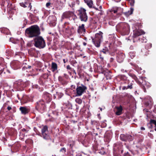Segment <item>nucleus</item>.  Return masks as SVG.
Returning a JSON list of instances; mask_svg holds the SVG:
<instances>
[{
    "label": "nucleus",
    "mask_w": 156,
    "mask_h": 156,
    "mask_svg": "<svg viewBox=\"0 0 156 156\" xmlns=\"http://www.w3.org/2000/svg\"><path fill=\"white\" fill-rule=\"evenodd\" d=\"M86 11L85 9L82 8H81L77 11L78 13L77 15L81 21L86 22L88 20V16Z\"/></svg>",
    "instance_id": "8"
},
{
    "label": "nucleus",
    "mask_w": 156,
    "mask_h": 156,
    "mask_svg": "<svg viewBox=\"0 0 156 156\" xmlns=\"http://www.w3.org/2000/svg\"><path fill=\"white\" fill-rule=\"evenodd\" d=\"M93 149L95 150V151H97L98 150V146L97 144L94 145H93Z\"/></svg>",
    "instance_id": "50"
},
{
    "label": "nucleus",
    "mask_w": 156,
    "mask_h": 156,
    "mask_svg": "<svg viewBox=\"0 0 156 156\" xmlns=\"http://www.w3.org/2000/svg\"><path fill=\"white\" fill-rule=\"evenodd\" d=\"M80 1L78 0H76L75 1H74L73 2H72L71 5H70V7H72V8L74 7L75 6V5H78L80 4Z\"/></svg>",
    "instance_id": "34"
},
{
    "label": "nucleus",
    "mask_w": 156,
    "mask_h": 156,
    "mask_svg": "<svg viewBox=\"0 0 156 156\" xmlns=\"http://www.w3.org/2000/svg\"><path fill=\"white\" fill-rule=\"evenodd\" d=\"M134 0H129V4L131 6L134 5Z\"/></svg>",
    "instance_id": "49"
},
{
    "label": "nucleus",
    "mask_w": 156,
    "mask_h": 156,
    "mask_svg": "<svg viewBox=\"0 0 156 156\" xmlns=\"http://www.w3.org/2000/svg\"><path fill=\"white\" fill-rule=\"evenodd\" d=\"M29 17L31 21L33 22L37 21L38 20V17L34 15L33 14L30 13H29Z\"/></svg>",
    "instance_id": "24"
},
{
    "label": "nucleus",
    "mask_w": 156,
    "mask_h": 156,
    "mask_svg": "<svg viewBox=\"0 0 156 156\" xmlns=\"http://www.w3.org/2000/svg\"><path fill=\"white\" fill-rule=\"evenodd\" d=\"M43 99L42 100L47 103L50 102L52 100L51 95L46 92L43 93L42 95Z\"/></svg>",
    "instance_id": "13"
},
{
    "label": "nucleus",
    "mask_w": 156,
    "mask_h": 156,
    "mask_svg": "<svg viewBox=\"0 0 156 156\" xmlns=\"http://www.w3.org/2000/svg\"><path fill=\"white\" fill-rule=\"evenodd\" d=\"M58 66L56 63L55 62H52L51 64V70L53 72L58 71Z\"/></svg>",
    "instance_id": "27"
},
{
    "label": "nucleus",
    "mask_w": 156,
    "mask_h": 156,
    "mask_svg": "<svg viewBox=\"0 0 156 156\" xmlns=\"http://www.w3.org/2000/svg\"><path fill=\"white\" fill-rule=\"evenodd\" d=\"M149 124H154L155 126L154 130L156 131V120L154 119H151L149 122Z\"/></svg>",
    "instance_id": "41"
},
{
    "label": "nucleus",
    "mask_w": 156,
    "mask_h": 156,
    "mask_svg": "<svg viewBox=\"0 0 156 156\" xmlns=\"http://www.w3.org/2000/svg\"><path fill=\"white\" fill-rule=\"evenodd\" d=\"M45 80H44V79L41 77L39 79L38 82L41 85H44L45 83Z\"/></svg>",
    "instance_id": "37"
},
{
    "label": "nucleus",
    "mask_w": 156,
    "mask_h": 156,
    "mask_svg": "<svg viewBox=\"0 0 156 156\" xmlns=\"http://www.w3.org/2000/svg\"><path fill=\"white\" fill-rule=\"evenodd\" d=\"M145 78L143 77V76H140L139 77V81L141 82V83H142V81H145Z\"/></svg>",
    "instance_id": "52"
},
{
    "label": "nucleus",
    "mask_w": 156,
    "mask_h": 156,
    "mask_svg": "<svg viewBox=\"0 0 156 156\" xmlns=\"http://www.w3.org/2000/svg\"><path fill=\"white\" fill-rule=\"evenodd\" d=\"M26 86V84L21 80L16 81L14 84V87L18 90H22Z\"/></svg>",
    "instance_id": "10"
},
{
    "label": "nucleus",
    "mask_w": 156,
    "mask_h": 156,
    "mask_svg": "<svg viewBox=\"0 0 156 156\" xmlns=\"http://www.w3.org/2000/svg\"><path fill=\"white\" fill-rule=\"evenodd\" d=\"M25 143L27 144L32 145L33 143V141L32 139H28L25 141Z\"/></svg>",
    "instance_id": "43"
},
{
    "label": "nucleus",
    "mask_w": 156,
    "mask_h": 156,
    "mask_svg": "<svg viewBox=\"0 0 156 156\" xmlns=\"http://www.w3.org/2000/svg\"><path fill=\"white\" fill-rule=\"evenodd\" d=\"M133 54L132 52H131L129 53V55L130 56V57H131V58H133V57L135 56L134 55H133V57L132 56V55Z\"/></svg>",
    "instance_id": "59"
},
{
    "label": "nucleus",
    "mask_w": 156,
    "mask_h": 156,
    "mask_svg": "<svg viewBox=\"0 0 156 156\" xmlns=\"http://www.w3.org/2000/svg\"><path fill=\"white\" fill-rule=\"evenodd\" d=\"M120 140L123 141H132L133 139V136L128 134H121L120 136Z\"/></svg>",
    "instance_id": "12"
},
{
    "label": "nucleus",
    "mask_w": 156,
    "mask_h": 156,
    "mask_svg": "<svg viewBox=\"0 0 156 156\" xmlns=\"http://www.w3.org/2000/svg\"><path fill=\"white\" fill-rule=\"evenodd\" d=\"M114 156H121V155L119 154L115 153L114 154Z\"/></svg>",
    "instance_id": "64"
},
{
    "label": "nucleus",
    "mask_w": 156,
    "mask_h": 156,
    "mask_svg": "<svg viewBox=\"0 0 156 156\" xmlns=\"http://www.w3.org/2000/svg\"><path fill=\"white\" fill-rule=\"evenodd\" d=\"M91 124L93 126H97L99 125V122L96 120L91 121Z\"/></svg>",
    "instance_id": "40"
},
{
    "label": "nucleus",
    "mask_w": 156,
    "mask_h": 156,
    "mask_svg": "<svg viewBox=\"0 0 156 156\" xmlns=\"http://www.w3.org/2000/svg\"><path fill=\"white\" fill-rule=\"evenodd\" d=\"M21 147V145L19 142H16L13 144L11 147L12 151L14 152L19 151Z\"/></svg>",
    "instance_id": "17"
},
{
    "label": "nucleus",
    "mask_w": 156,
    "mask_h": 156,
    "mask_svg": "<svg viewBox=\"0 0 156 156\" xmlns=\"http://www.w3.org/2000/svg\"><path fill=\"white\" fill-rule=\"evenodd\" d=\"M25 34L29 37L32 38L38 36L41 34L40 29L37 25H34L27 28Z\"/></svg>",
    "instance_id": "1"
},
{
    "label": "nucleus",
    "mask_w": 156,
    "mask_h": 156,
    "mask_svg": "<svg viewBox=\"0 0 156 156\" xmlns=\"http://www.w3.org/2000/svg\"><path fill=\"white\" fill-rule=\"evenodd\" d=\"M145 34L144 32L142 30H136L133 31V37L135 38L137 37Z\"/></svg>",
    "instance_id": "21"
},
{
    "label": "nucleus",
    "mask_w": 156,
    "mask_h": 156,
    "mask_svg": "<svg viewBox=\"0 0 156 156\" xmlns=\"http://www.w3.org/2000/svg\"><path fill=\"white\" fill-rule=\"evenodd\" d=\"M126 82L127 83V86H123L122 87V90L128 89H131L133 88V83L128 80H126Z\"/></svg>",
    "instance_id": "22"
},
{
    "label": "nucleus",
    "mask_w": 156,
    "mask_h": 156,
    "mask_svg": "<svg viewBox=\"0 0 156 156\" xmlns=\"http://www.w3.org/2000/svg\"><path fill=\"white\" fill-rule=\"evenodd\" d=\"M103 73L104 74V75L105 76L106 79L107 80H110L111 79V72L109 70H107L106 71L103 72Z\"/></svg>",
    "instance_id": "26"
},
{
    "label": "nucleus",
    "mask_w": 156,
    "mask_h": 156,
    "mask_svg": "<svg viewBox=\"0 0 156 156\" xmlns=\"http://www.w3.org/2000/svg\"><path fill=\"white\" fill-rule=\"evenodd\" d=\"M77 63L76 61L75 60H73L71 62V64L73 66H74V65Z\"/></svg>",
    "instance_id": "53"
},
{
    "label": "nucleus",
    "mask_w": 156,
    "mask_h": 156,
    "mask_svg": "<svg viewBox=\"0 0 156 156\" xmlns=\"http://www.w3.org/2000/svg\"><path fill=\"white\" fill-rule=\"evenodd\" d=\"M135 148V150H129V151H130L132 153H134V154H138L139 153V151H138V147H137L136 146Z\"/></svg>",
    "instance_id": "42"
},
{
    "label": "nucleus",
    "mask_w": 156,
    "mask_h": 156,
    "mask_svg": "<svg viewBox=\"0 0 156 156\" xmlns=\"http://www.w3.org/2000/svg\"><path fill=\"white\" fill-rule=\"evenodd\" d=\"M19 109L22 114H23L25 115L28 113L29 112L28 109L25 107H20Z\"/></svg>",
    "instance_id": "29"
},
{
    "label": "nucleus",
    "mask_w": 156,
    "mask_h": 156,
    "mask_svg": "<svg viewBox=\"0 0 156 156\" xmlns=\"http://www.w3.org/2000/svg\"><path fill=\"white\" fill-rule=\"evenodd\" d=\"M58 80L60 83L63 86H65L68 83L67 81L61 76L58 77Z\"/></svg>",
    "instance_id": "23"
},
{
    "label": "nucleus",
    "mask_w": 156,
    "mask_h": 156,
    "mask_svg": "<svg viewBox=\"0 0 156 156\" xmlns=\"http://www.w3.org/2000/svg\"><path fill=\"white\" fill-rule=\"evenodd\" d=\"M36 110L41 113L45 112L47 109L45 102L43 100H40L36 102L34 104Z\"/></svg>",
    "instance_id": "4"
},
{
    "label": "nucleus",
    "mask_w": 156,
    "mask_h": 156,
    "mask_svg": "<svg viewBox=\"0 0 156 156\" xmlns=\"http://www.w3.org/2000/svg\"><path fill=\"white\" fill-rule=\"evenodd\" d=\"M0 31L2 33L6 34L8 32L9 30L7 28L3 27L0 29Z\"/></svg>",
    "instance_id": "35"
},
{
    "label": "nucleus",
    "mask_w": 156,
    "mask_h": 156,
    "mask_svg": "<svg viewBox=\"0 0 156 156\" xmlns=\"http://www.w3.org/2000/svg\"><path fill=\"white\" fill-rule=\"evenodd\" d=\"M41 137L45 140H49L50 139L48 133V126L45 125L44 126L41 130Z\"/></svg>",
    "instance_id": "11"
},
{
    "label": "nucleus",
    "mask_w": 156,
    "mask_h": 156,
    "mask_svg": "<svg viewBox=\"0 0 156 156\" xmlns=\"http://www.w3.org/2000/svg\"><path fill=\"white\" fill-rule=\"evenodd\" d=\"M63 31L68 35L71 36L75 32V29L74 27L71 26L69 22H66L62 25Z\"/></svg>",
    "instance_id": "3"
},
{
    "label": "nucleus",
    "mask_w": 156,
    "mask_h": 156,
    "mask_svg": "<svg viewBox=\"0 0 156 156\" xmlns=\"http://www.w3.org/2000/svg\"><path fill=\"white\" fill-rule=\"evenodd\" d=\"M90 21L92 24H96L97 23V22L95 21V19H93L92 18H90Z\"/></svg>",
    "instance_id": "48"
},
{
    "label": "nucleus",
    "mask_w": 156,
    "mask_h": 156,
    "mask_svg": "<svg viewBox=\"0 0 156 156\" xmlns=\"http://www.w3.org/2000/svg\"><path fill=\"white\" fill-rule=\"evenodd\" d=\"M116 111L115 112V114L117 115H119L122 114L123 108L122 106L120 105L119 107H115Z\"/></svg>",
    "instance_id": "25"
},
{
    "label": "nucleus",
    "mask_w": 156,
    "mask_h": 156,
    "mask_svg": "<svg viewBox=\"0 0 156 156\" xmlns=\"http://www.w3.org/2000/svg\"><path fill=\"white\" fill-rule=\"evenodd\" d=\"M63 95V94L61 92H57L55 96H54V97L55 98L56 97L58 99H59L61 98Z\"/></svg>",
    "instance_id": "33"
},
{
    "label": "nucleus",
    "mask_w": 156,
    "mask_h": 156,
    "mask_svg": "<svg viewBox=\"0 0 156 156\" xmlns=\"http://www.w3.org/2000/svg\"><path fill=\"white\" fill-rule=\"evenodd\" d=\"M114 58L112 57L109 60V62L110 63H112L114 60Z\"/></svg>",
    "instance_id": "61"
},
{
    "label": "nucleus",
    "mask_w": 156,
    "mask_h": 156,
    "mask_svg": "<svg viewBox=\"0 0 156 156\" xmlns=\"http://www.w3.org/2000/svg\"><path fill=\"white\" fill-rule=\"evenodd\" d=\"M116 30L124 35L129 34L130 31L129 26L128 23H122L118 24L116 27Z\"/></svg>",
    "instance_id": "2"
},
{
    "label": "nucleus",
    "mask_w": 156,
    "mask_h": 156,
    "mask_svg": "<svg viewBox=\"0 0 156 156\" xmlns=\"http://www.w3.org/2000/svg\"><path fill=\"white\" fill-rule=\"evenodd\" d=\"M117 12V10H113L111 9L110 10L109 12L108 13V15L110 16L111 17H110V19H115V16H114L113 13H116Z\"/></svg>",
    "instance_id": "28"
},
{
    "label": "nucleus",
    "mask_w": 156,
    "mask_h": 156,
    "mask_svg": "<svg viewBox=\"0 0 156 156\" xmlns=\"http://www.w3.org/2000/svg\"><path fill=\"white\" fill-rule=\"evenodd\" d=\"M66 68L67 69H69L71 71H72L73 69H72L70 66L69 65H68L66 66Z\"/></svg>",
    "instance_id": "55"
},
{
    "label": "nucleus",
    "mask_w": 156,
    "mask_h": 156,
    "mask_svg": "<svg viewBox=\"0 0 156 156\" xmlns=\"http://www.w3.org/2000/svg\"><path fill=\"white\" fill-rule=\"evenodd\" d=\"M68 145H69L70 148L72 149L73 147L75 145V143L73 141L70 140L69 142Z\"/></svg>",
    "instance_id": "38"
},
{
    "label": "nucleus",
    "mask_w": 156,
    "mask_h": 156,
    "mask_svg": "<svg viewBox=\"0 0 156 156\" xmlns=\"http://www.w3.org/2000/svg\"><path fill=\"white\" fill-rule=\"evenodd\" d=\"M4 68L2 66H0V75L3 72Z\"/></svg>",
    "instance_id": "54"
},
{
    "label": "nucleus",
    "mask_w": 156,
    "mask_h": 156,
    "mask_svg": "<svg viewBox=\"0 0 156 156\" xmlns=\"http://www.w3.org/2000/svg\"><path fill=\"white\" fill-rule=\"evenodd\" d=\"M32 87L33 88H38L39 86L37 84H34L32 85Z\"/></svg>",
    "instance_id": "56"
},
{
    "label": "nucleus",
    "mask_w": 156,
    "mask_h": 156,
    "mask_svg": "<svg viewBox=\"0 0 156 156\" xmlns=\"http://www.w3.org/2000/svg\"><path fill=\"white\" fill-rule=\"evenodd\" d=\"M51 4V3L50 2H48L46 4V6L47 7H48Z\"/></svg>",
    "instance_id": "62"
},
{
    "label": "nucleus",
    "mask_w": 156,
    "mask_h": 156,
    "mask_svg": "<svg viewBox=\"0 0 156 156\" xmlns=\"http://www.w3.org/2000/svg\"><path fill=\"white\" fill-rule=\"evenodd\" d=\"M131 77L136 81V82L138 83L139 84L140 83H141V82L139 81L137 77L135 75L131 74Z\"/></svg>",
    "instance_id": "39"
},
{
    "label": "nucleus",
    "mask_w": 156,
    "mask_h": 156,
    "mask_svg": "<svg viewBox=\"0 0 156 156\" xmlns=\"http://www.w3.org/2000/svg\"><path fill=\"white\" fill-rule=\"evenodd\" d=\"M87 89V87L83 84L80 86L77 85L76 88V96H80L85 93Z\"/></svg>",
    "instance_id": "9"
},
{
    "label": "nucleus",
    "mask_w": 156,
    "mask_h": 156,
    "mask_svg": "<svg viewBox=\"0 0 156 156\" xmlns=\"http://www.w3.org/2000/svg\"><path fill=\"white\" fill-rule=\"evenodd\" d=\"M35 52V50H31L30 51V52L31 53V54H32V55H34V52Z\"/></svg>",
    "instance_id": "60"
},
{
    "label": "nucleus",
    "mask_w": 156,
    "mask_h": 156,
    "mask_svg": "<svg viewBox=\"0 0 156 156\" xmlns=\"http://www.w3.org/2000/svg\"><path fill=\"white\" fill-rule=\"evenodd\" d=\"M71 87L72 88V89H74L76 88V86L75 85H72L71 86Z\"/></svg>",
    "instance_id": "63"
},
{
    "label": "nucleus",
    "mask_w": 156,
    "mask_h": 156,
    "mask_svg": "<svg viewBox=\"0 0 156 156\" xmlns=\"http://www.w3.org/2000/svg\"><path fill=\"white\" fill-rule=\"evenodd\" d=\"M0 2L2 3L1 4L2 6L4 5V3L5 2L4 0H0Z\"/></svg>",
    "instance_id": "58"
},
{
    "label": "nucleus",
    "mask_w": 156,
    "mask_h": 156,
    "mask_svg": "<svg viewBox=\"0 0 156 156\" xmlns=\"http://www.w3.org/2000/svg\"><path fill=\"white\" fill-rule=\"evenodd\" d=\"M116 147L118 149L119 152L122 154L123 152V146L122 144H119L116 145Z\"/></svg>",
    "instance_id": "30"
},
{
    "label": "nucleus",
    "mask_w": 156,
    "mask_h": 156,
    "mask_svg": "<svg viewBox=\"0 0 156 156\" xmlns=\"http://www.w3.org/2000/svg\"><path fill=\"white\" fill-rule=\"evenodd\" d=\"M139 84L140 85L141 87L145 92H146V89H148L150 87V84L149 83L146 81H143L142 83H140Z\"/></svg>",
    "instance_id": "15"
},
{
    "label": "nucleus",
    "mask_w": 156,
    "mask_h": 156,
    "mask_svg": "<svg viewBox=\"0 0 156 156\" xmlns=\"http://www.w3.org/2000/svg\"><path fill=\"white\" fill-rule=\"evenodd\" d=\"M125 54L122 52H119L117 57V61L119 63H121L123 61L125 58Z\"/></svg>",
    "instance_id": "20"
},
{
    "label": "nucleus",
    "mask_w": 156,
    "mask_h": 156,
    "mask_svg": "<svg viewBox=\"0 0 156 156\" xmlns=\"http://www.w3.org/2000/svg\"><path fill=\"white\" fill-rule=\"evenodd\" d=\"M148 136L151 138H153V134H152L151 133H149L148 134Z\"/></svg>",
    "instance_id": "57"
},
{
    "label": "nucleus",
    "mask_w": 156,
    "mask_h": 156,
    "mask_svg": "<svg viewBox=\"0 0 156 156\" xmlns=\"http://www.w3.org/2000/svg\"><path fill=\"white\" fill-rule=\"evenodd\" d=\"M56 17L54 16H51L48 17L47 22L51 26H54L56 24Z\"/></svg>",
    "instance_id": "14"
},
{
    "label": "nucleus",
    "mask_w": 156,
    "mask_h": 156,
    "mask_svg": "<svg viewBox=\"0 0 156 156\" xmlns=\"http://www.w3.org/2000/svg\"><path fill=\"white\" fill-rule=\"evenodd\" d=\"M86 29L85 27V25L82 24L80 25L78 28L77 31L80 34L83 35L86 33Z\"/></svg>",
    "instance_id": "18"
},
{
    "label": "nucleus",
    "mask_w": 156,
    "mask_h": 156,
    "mask_svg": "<svg viewBox=\"0 0 156 156\" xmlns=\"http://www.w3.org/2000/svg\"><path fill=\"white\" fill-rule=\"evenodd\" d=\"M34 45L40 49L44 48L46 46L45 42L42 37L38 36L34 39Z\"/></svg>",
    "instance_id": "5"
},
{
    "label": "nucleus",
    "mask_w": 156,
    "mask_h": 156,
    "mask_svg": "<svg viewBox=\"0 0 156 156\" xmlns=\"http://www.w3.org/2000/svg\"><path fill=\"white\" fill-rule=\"evenodd\" d=\"M75 101L78 104H81L82 103V100L79 98H77L75 99Z\"/></svg>",
    "instance_id": "45"
},
{
    "label": "nucleus",
    "mask_w": 156,
    "mask_h": 156,
    "mask_svg": "<svg viewBox=\"0 0 156 156\" xmlns=\"http://www.w3.org/2000/svg\"><path fill=\"white\" fill-rule=\"evenodd\" d=\"M33 101V99L26 95L24 96L21 100V103L22 104H26L29 102Z\"/></svg>",
    "instance_id": "19"
},
{
    "label": "nucleus",
    "mask_w": 156,
    "mask_h": 156,
    "mask_svg": "<svg viewBox=\"0 0 156 156\" xmlns=\"http://www.w3.org/2000/svg\"><path fill=\"white\" fill-rule=\"evenodd\" d=\"M103 33L101 31H99L98 33L96 34L94 38H92V41L96 47H99L103 38Z\"/></svg>",
    "instance_id": "7"
},
{
    "label": "nucleus",
    "mask_w": 156,
    "mask_h": 156,
    "mask_svg": "<svg viewBox=\"0 0 156 156\" xmlns=\"http://www.w3.org/2000/svg\"><path fill=\"white\" fill-rule=\"evenodd\" d=\"M123 156H132L128 152H125L123 154Z\"/></svg>",
    "instance_id": "51"
},
{
    "label": "nucleus",
    "mask_w": 156,
    "mask_h": 156,
    "mask_svg": "<svg viewBox=\"0 0 156 156\" xmlns=\"http://www.w3.org/2000/svg\"><path fill=\"white\" fill-rule=\"evenodd\" d=\"M101 53H103L104 54H106L108 52V50L107 47H105L101 50L100 51Z\"/></svg>",
    "instance_id": "36"
},
{
    "label": "nucleus",
    "mask_w": 156,
    "mask_h": 156,
    "mask_svg": "<svg viewBox=\"0 0 156 156\" xmlns=\"http://www.w3.org/2000/svg\"><path fill=\"white\" fill-rule=\"evenodd\" d=\"M77 18V16L75 15L73 11H67L63 12L61 16V20L68 19L69 20H73L75 23L76 20Z\"/></svg>",
    "instance_id": "6"
},
{
    "label": "nucleus",
    "mask_w": 156,
    "mask_h": 156,
    "mask_svg": "<svg viewBox=\"0 0 156 156\" xmlns=\"http://www.w3.org/2000/svg\"><path fill=\"white\" fill-rule=\"evenodd\" d=\"M48 77V73H44V74L42 75L41 76V77L43 78L44 80L47 79Z\"/></svg>",
    "instance_id": "46"
},
{
    "label": "nucleus",
    "mask_w": 156,
    "mask_h": 156,
    "mask_svg": "<svg viewBox=\"0 0 156 156\" xmlns=\"http://www.w3.org/2000/svg\"><path fill=\"white\" fill-rule=\"evenodd\" d=\"M133 11V8H131L130 10L125 12H123L122 13L125 15L126 17L132 14Z\"/></svg>",
    "instance_id": "32"
},
{
    "label": "nucleus",
    "mask_w": 156,
    "mask_h": 156,
    "mask_svg": "<svg viewBox=\"0 0 156 156\" xmlns=\"http://www.w3.org/2000/svg\"><path fill=\"white\" fill-rule=\"evenodd\" d=\"M84 2L90 8H92L93 4L92 0H84Z\"/></svg>",
    "instance_id": "31"
},
{
    "label": "nucleus",
    "mask_w": 156,
    "mask_h": 156,
    "mask_svg": "<svg viewBox=\"0 0 156 156\" xmlns=\"http://www.w3.org/2000/svg\"><path fill=\"white\" fill-rule=\"evenodd\" d=\"M66 151V149L65 147L62 148L59 150V152L62 154H64Z\"/></svg>",
    "instance_id": "47"
},
{
    "label": "nucleus",
    "mask_w": 156,
    "mask_h": 156,
    "mask_svg": "<svg viewBox=\"0 0 156 156\" xmlns=\"http://www.w3.org/2000/svg\"><path fill=\"white\" fill-rule=\"evenodd\" d=\"M142 52L146 56L149 54V51L147 49H143V51H142Z\"/></svg>",
    "instance_id": "44"
},
{
    "label": "nucleus",
    "mask_w": 156,
    "mask_h": 156,
    "mask_svg": "<svg viewBox=\"0 0 156 156\" xmlns=\"http://www.w3.org/2000/svg\"><path fill=\"white\" fill-rule=\"evenodd\" d=\"M20 5L23 8L28 7L30 8V10H31L32 9V5L30 1L29 0L25 1L20 3Z\"/></svg>",
    "instance_id": "16"
}]
</instances>
